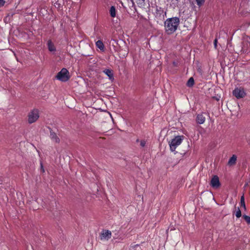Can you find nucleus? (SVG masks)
Instances as JSON below:
<instances>
[{
  "mask_svg": "<svg viewBox=\"0 0 250 250\" xmlns=\"http://www.w3.org/2000/svg\"><path fill=\"white\" fill-rule=\"evenodd\" d=\"M180 23V20L178 17H173L166 20L164 22L166 32L167 34H171L176 31Z\"/></svg>",
  "mask_w": 250,
  "mask_h": 250,
  "instance_id": "1",
  "label": "nucleus"
},
{
  "mask_svg": "<svg viewBox=\"0 0 250 250\" xmlns=\"http://www.w3.org/2000/svg\"><path fill=\"white\" fill-rule=\"evenodd\" d=\"M69 74L68 71L63 68L57 74L56 78L62 82H66L70 78Z\"/></svg>",
  "mask_w": 250,
  "mask_h": 250,
  "instance_id": "2",
  "label": "nucleus"
},
{
  "mask_svg": "<svg viewBox=\"0 0 250 250\" xmlns=\"http://www.w3.org/2000/svg\"><path fill=\"white\" fill-rule=\"evenodd\" d=\"M182 137L183 136H176L169 143L170 149L171 151H174L176 147L182 143Z\"/></svg>",
  "mask_w": 250,
  "mask_h": 250,
  "instance_id": "3",
  "label": "nucleus"
},
{
  "mask_svg": "<svg viewBox=\"0 0 250 250\" xmlns=\"http://www.w3.org/2000/svg\"><path fill=\"white\" fill-rule=\"evenodd\" d=\"M39 118V110L37 109H34L31 110L28 115V122L31 124L35 122Z\"/></svg>",
  "mask_w": 250,
  "mask_h": 250,
  "instance_id": "4",
  "label": "nucleus"
},
{
  "mask_svg": "<svg viewBox=\"0 0 250 250\" xmlns=\"http://www.w3.org/2000/svg\"><path fill=\"white\" fill-rule=\"evenodd\" d=\"M233 95L237 99H240L244 97L246 95V93L243 89L236 88L233 91Z\"/></svg>",
  "mask_w": 250,
  "mask_h": 250,
  "instance_id": "5",
  "label": "nucleus"
},
{
  "mask_svg": "<svg viewBox=\"0 0 250 250\" xmlns=\"http://www.w3.org/2000/svg\"><path fill=\"white\" fill-rule=\"evenodd\" d=\"M210 185L214 188H218L220 186L219 177L215 175L212 178Z\"/></svg>",
  "mask_w": 250,
  "mask_h": 250,
  "instance_id": "6",
  "label": "nucleus"
},
{
  "mask_svg": "<svg viewBox=\"0 0 250 250\" xmlns=\"http://www.w3.org/2000/svg\"><path fill=\"white\" fill-rule=\"evenodd\" d=\"M50 138L51 140L55 143L59 144L60 143V140L56 133L53 132L52 130L50 131Z\"/></svg>",
  "mask_w": 250,
  "mask_h": 250,
  "instance_id": "7",
  "label": "nucleus"
},
{
  "mask_svg": "<svg viewBox=\"0 0 250 250\" xmlns=\"http://www.w3.org/2000/svg\"><path fill=\"white\" fill-rule=\"evenodd\" d=\"M237 160V156L235 155H233L231 157L228 163V165L229 166H234L235 165Z\"/></svg>",
  "mask_w": 250,
  "mask_h": 250,
  "instance_id": "8",
  "label": "nucleus"
},
{
  "mask_svg": "<svg viewBox=\"0 0 250 250\" xmlns=\"http://www.w3.org/2000/svg\"><path fill=\"white\" fill-rule=\"evenodd\" d=\"M104 72L108 77L109 80L112 81L114 80L113 74L111 70L106 69L104 71Z\"/></svg>",
  "mask_w": 250,
  "mask_h": 250,
  "instance_id": "9",
  "label": "nucleus"
},
{
  "mask_svg": "<svg viewBox=\"0 0 250 250\" xmlns=\"http://www.w3.org/2000/svg\"><path fill=\"white\" fill-rule=\"evenodd\" d=\"M196 121L198 124H202L205 121V117L202 114H198L196 118Z\"/></svg>",
  "mask_w": 250,
  "mask_h": 250,
  "instance_id": "10",
  "label": "nucleus"
},
{
  "mask_svg": "<svg viewBox=\"0 0 250 250\" xmlns=\"http://www.w3.org/2000/svg\"><path fill=\"white\" fill-rule=\"evenodd\" d=\"M47 46L48 50L51 52H54L56 51V47L51 40H49L47 42Z\"/></svg>",
  "mask_w": 250,
  "mask_h": 250,
  "instance_id": "11",
  "label": "nucleus"
},
{
  "mask_svg": "<svg viewBox=\"0 0 250 250\" xmlns=\"http://www.w3.org/2000/svg\"><path fill=\"white\" fill-rule=\"evenodd\" d=\"M148 0H137V3L139 7L144 8L146 6V3Z\"/></svg>",
  "mask_w": 250,
  "mask_h": 250,
  "instance_id": "12",
  "label": "nucleus"
},
{
  "mask_svg": "<svg viewBox=\"0 0 250 250\" xmlns=\"http://www.w3.org/2000/svg\"><path fill=\"white\" fill-rule=\"evenodd\" d=\"M96 45L97 47L99 48L101 50H104V45L102 41H101V40H98L96 42Z\"/></svg>",
  "mask_w": 250,
  "mask_h": 250,
  "instance_id": "13",
  "label": "nucleus"
},
{
  "mask_svg": "<svg viewBox=\"0 0 250 250\" xmlns=\"http://www.w3.org/2000/svg\"><path fill=\"white\" fill-rule=\"evenodd\" d=\"M111 235H100L98 238V240L103 242L107 241L111 238Z\"/></svg>",
  "mask_w": 250,
  "mask_h": 250,
  "instance_id": "14",
  "label": "nucleus"
},
{
  "mask_svg": "<svg viewBox=\"0 0 250 250\" xmlns=\"http://www.w3.org/2000/svg\"><path fill=\"white\" fill-rule=\"evenodd\" d=\"M110 16L112 17V18H114L116 17V9H115V7L113 6H112L111 7H110Z\"/></svg>",
  "mask_w": 250,
  "mask_h": 250,
  "instance_id": "15",
  "label": "nucleus"
},
{
  "mask_svg": "<svg viewBox=\"0 0 250 250\" xmlns=\"http://www.w3.org/2000/svg\"><path fill=\"white\" fill-rule=\"evenodd\" d=\"M194 84V80L192 77H190L187 83V85L188 87H192Z\"/></svg>",
  "mask_w": 250,
  "mask_h": 250,
  "instance_id": "16",
  "label": "nucleus"
},
{
  "mask_svg": "<svg viewBox=\"0 0 250 250\" xmlns=\"http://www.w3.org/2000/svg\"><path fill=\"white\" fill-rule=\"evenodd\" d=\"M240 204L241 205V206L242 207H243V208H244V209H246V205H245V197H244V195H243L241 197V199H240Z\"/></svg>",
  "mask_w": 250,
  "mask_h": 250,
  "instance_id": "17",
  "label": "nucleus"
},
{
  "mask_svg": "<svg viewBox=\"0 0 250 250\" xmlns=\"http://www.w3.org/2000/svg\"><path fill=\"white\" fill-rule=\"evenodd\" d=\"M156 13L160 15L164 13L163 9L161 7H156Z\"/></svg>",
  "mask_w": 250,
  "mask_h": 250,
  "instance_id": "18",
  "label": "nucleus"
},
{
  "mask_svg": "<svg viewBox=\"0 0 250 250\" xmlns=\"http://www.w3.org/2000/svg\"><path fill=\"white\" fill-rule=\"evenodd\" d=\"M243 217L247 223L248 224H250V216H249L247 215H244Z\"/></svg>",
  "mask_w": 250,
  "mask_h": 250,
  "instance_id": "19",
  "label": "nucleus"
},
{
  "mask_svg": "<svg viewBox=\"0 0 250 250\" xmlns=\"http://www.w3.org/2000/svg\"><path fill=\"white\" fill-rule=\"evenodd\" d=\"M100 234H111V232L108 230L103 229Z\"/></svg>",
  "mask_w": 250,
  "mask_h": 250,
  "instance_id": "20",
  "label": "nucleus"
},
{
  "mask_svg": "<svg viewBox=\"0 0 250 250\" xmlns=\"http://www.w3.org/2000/svg\"><path fill=\"white\" fill-rule=\"evenodd\" d=\"M205 1V0H196L197 4L199 6H201V5H202L204 3Z\"/></svg>",
  "mask_w": 250,
  "mask_h": 250,
  "instance_id": "21",
  "label": "nucleus"
},
{
  "mask_svg": "<svg viewBox=\"0 0 250 250\" xmlns=\"http://www.w3.org/2000/svg\"><path fill=\"white\" fill-rule=\"evenodd\" d=\"M235 215L237 218H240L242 215L241 211L239 208H238V209L236 212Z\"/></svg>",
  "mask_w": 250,
  "mask_h": 250,
  "instance_id": "22",
  "label": "nucleus"
},
{
  "mask_svg": "<svg viewBox=\"0 0 250 250\" xmlns=\"http://www.w3.org/2000/svg\"><path fill=\"white\" fill-rule=\"evenodd\" d=\"M173 230H175V229H173L172 228H171L170 229L168 228V229H167L166 232L167 233H172L171 231Z\"/></svg>",
  "mask_w": 250,
  "mask_h": 250,
  "instance_id": "23",
  "label": "nucleus"
},
{
  "mask_svg": "<svg viewBox=\"0 0 250 250\" xmlns=\"http://www.w3.org/2000/svg\"><path fill=\"white\" fill-rule=\"evenodd\" d=\"M146 141L145 140H142L140 142V145L142 147H144L146 145Z\"/></svg>",
  "mask_w": 250,
  "mask_h": 250,
  "instance_id": "24",
  "label": "nucleus"
},
{
  "mask_svg": "<svg viewBox=\"0 0 250 250\" xmlns=\"http://www.w3.org/2000/svg\"><path fill=\"white\" fill-rule=\"evenodd\" d=\"M4 3L5 1L4 0H0V7L3 6Z\"/></svg>",
  "mask_w": 250,
  "mask_h": 250,
  "instance_id": "25",
  "label": "nucleus"
},
{
  "mask_svg": "<svg viewBox=\"0 0 250 250\" xmlns=\"http://www.w3.org/2000/svg\"><path fill=\"white\" fill-rule=\"evenodd\" d=\"M213 43H214V45L215 48H216L217 43V40L216 39L214 40Z\"/></svg>",
  "mask_w": 250,
  "mask_h": 250,
  "instance_id": "26",
  "label": "nucleus"
},
{
  "mask_svg": "<svg viewBox=\"0 0 250 250\" xmlns=\"http://www.w3.org/2000/svg\"><path fill=\"white\" fill-rule=\"evenodd\" d=\"M41 168L42 169V171L44 172V170L43 168V166H42V163H41Z\"/></svg>",
  "mask_w": 250,
  "mask_h": 250,
  "instance_id": "27",
  "label": "nucleus"
},
{
  "mask_svg": "<svg viewBox=\"0 0 250 250\" xmlns=\"http://www.w3.org/2000/svg\"><path fill=\"white\" fill-rule=\"evenodd\" d=\"M173 63L174 65H176V63H175V62H173Z\"/></svg>",
  "mask_w": 250,
  "mask_h": 250,
  "instance_id": "28",
  "label": "nucleus"
},
{
  "mask_svg": "<svg viewBox=\"0 0 250 250\" xmlns=\"http://www.w3.org/2000/svg\"><path fill=\"white\" fill-rule=\"evenodd\" d=\"M173 63L174 65H176V63H175V62H173Z\"/></svg>",
  "mask_w": 250,
  "mask_h": 250,
  "instance_id": "29",
  "label": "nucleus"
}]
</instances>
